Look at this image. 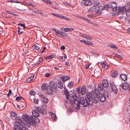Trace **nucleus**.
<instances>
[{
    "label": "nucleus",
    "instance_id": "obj_1",
    "mask_svg": "<svg viewBox=\"0 0 130 130\" xmlns=\"http://www.w3.org/2000/svg\"><path fill=\"white\" fill-rule=\"evenodd\" d=\"M94 90H92L87 95L86 97H81L80 99V104L83 105L85 107L89 105H94L93 103H97L99 102L97 96L100 92L102 91L104 89V86L102 83L99 84L96 86H94Z\"/></svg>",
    "mask_w": 130,
    "mask_h": 130
},
{
    "label": "nucleus",
    "instance_id": "obj_2",
    "mask_svg": "<svg viewBox=\"0 0 130 130\" xmlns=\"http://www.w3.org/2000/svg\"><path fill=\"white\" fill-rule=\"evenodd\" d=\"M64 88L65 89V94L66 95V97L67 98L69 99V100L68 101L70 102L71 105L75 106L76 109H79L80 108V101H79L78 100L79 99L78 96L74 93H72L69 94L66 87H64Z\"/></svg>",
    "mask_w": 130,
    "mask_h": 130
},
{
    "label": "nucleus",
    "instance_id": "obj_3",
    "mask_svg": "<svg viewBox=\"0 0 130 130\" xmlns=\"http://www.w3.org/2000/svg\"><path fill=\"white\" fill-rule=\"evenodd\" d=\"M23 120L19 118H17L13 127L14 130H28L27 128L23 125Z\"/></svg>",
    "mask_w": 130,
    "mask_h": 130
},
{
    "label": "nucleus",
    "instance_id": "obj_4",
    "mask_svg": "<svg viewBox=\"0 0 130 130\" xmlns=\"http://www.w3.org/2000/svg\"><path fill=\"white\" fill-rule=\"evenodd\" d=\"M96 97L101 102H104L109 97V95L105 91L103 93L99 92L97 94Z\"/></svg>",
    "mask_w": 130,
    "mask_h": 130
},
{
    "label": "nucleus",
    "instance_id": "obj_5",
    "mask_svg": "<svg viewBox=\"0 0 130 130\" xmlns=\"http://www.w3.org/2000/svg\"><path fill=\"white\" fill-rule=\"evenodd\" d=\"M37 110H35L32 111V115L34 117H38L39 116L40 114L39 111L42 114H45L47 113L46 110L44 109H42L37 107Z\"/></svg>",
    "mask_w": 130,
    "mask_h": 130
},
{
    "label": "nucleus",
    "instance_id": "obj_6",
    "mask_svg": "<svg viewBox=\"0 0 130 130\" xmlns=\"http://www.w3.org/2000/svg\"><path fill=\"white\" fill-rule=\"evenodd\" d=\"M116 7H115L112 8V10L113 11L118 10L117 14H123L126 13V12L127 11V9H126L124 6L121 7H118L116 6ZM127 15V13H126Z\"/></svg>",
    "mask_w": 130,
    "mask_h": 130
},
{
    "label": "nucleus",
    "instance_id": "obj_7",
    "mask_svg": "<svg viewBox=\"0 0 130 130\" xmlns=\"http://www.w3.org/2000/svg\"><path fill=\"white\" fill-rule=\"evenodd\" d=\"M40 122L39 119L36 117L34 118H33V119L31 118L30 120L28 121V126H27V127H30L31 125H33L35 124L39 123Z\"/></svg>",
    "mask_w": 130,
    "mask_h": 130
},
{
    "label": "nucleus",
    "instance_id": "obj_8",
    "mask_svg": "<svg viewBox=\"0 0 130 130\" xmlns=\"http://www.w3.org/2000/svg\"><path fill=\"white\" fill-rule=\"evenodd\" d=\"M77 92L80 94L83 95L86 92V88L85 86H83L82 88L80 87H78L76 89Z\"/></svg>",
    "mask_w": 130,
    "mask_h": 130
},
{
    "label": "nucleus",
    "instance_id": "obj_9",
    "mask_svg": "<svg viewBox=\"0 0 130 130\" xmlns=\"http://www.w3.org/2000/svg\"><path fill=\"white\" fill-rule=\"evenodd\" d=\"M22 117L24 120L26 121L25 124L26 125V126L27 127V126H28V121L29 120H30L31 117L27 115H23L22 116Z\"/></svg>",
    "mask_w": 130,
    "mask_h": 130
},
{
    "label": "nucleus",
    "instance_id": "obj_10",
    "mask_svg": "<svg viewBox=\"0 0 130 130\" xmlns=\"http://www.w3.org/2000/svg\"><path fill=\"white\" fill-rule=\"evenodd\" d=\"M92 3V2L89 0H86V1H82L81 3V5H85L86 6H89L91 5Z\"/></svg>",
    "mask_w": 130,
    "mask_h": 130
},
{
    "label": "nucleus",
    "instance_id": "obj_11",
    "mask_svg": "<svg viewBox=\"0 0 130 130\" xmlns=\"http://www.w3.org/2000/svg\"><path fill=\"white\" fill-rule=\"evenodd\" d=\"M53 89L49 85H48L47 88L46 89V93H48L49 95H52L54 91Z\"/></svg>",
    "mask_w": 130,
    "mask_h": 130
},
{
    "label": "nucleus",
    "instance_id": "obj_12",
    "mask_svg": "<svg viewBox=\"0 0 130 130\" xmlns=\"http://www.w3.org/2000/svg\"><path fill=\"white\" fill-rule=\"evenodd\" d=\"M103 7L102 6H101L99 7L95 8L96 13L100 14L101 12L103 10Z\"/></svg>",
    "mask_w": 130,
    "mask_h": 130
},
{
    "label": "nucleus",
    "instance_id": "obj_13",
    "mask_svg": "<svg viewBox=\"0 0 130 130\" xmlns=\"http://www.w3.org/2000/svg\"><path fill=\"white\" fill-rule=\"evenodd\" d=\"M110 86L111 89L112 91L114 93L116 94L118 91V89L112 83L110 84Z\"/></svg>",
    "mask_w": 130,
    "mask_h": 130
},
{
    "label": "nucleus",
    "instance_id": "obj_14",
    "mask_svg": "<svg viewBox=\"0 0 130 130\" xmlns=\"http://www.w3.org/2000/svg\"><path fill=\"white\" fill-rule=\"evenodd\" d=\"M120 86L124 90L128 88L129 84L126 82H125L120 85Z\"/></svg>",
    "mask_w": 130,
    "mask_h": 130
},
{
    "label": "nucleus",
    "instance_id": "obj_15",
    "mask_svg": "<svg viewBox=\"0 0 130 130\" xmlns=\"http://www.w3.org/2000/svg\"><path fill=\"white\" fill-rule=\"evenodd\" d=\"M50 84L52 88L55 89L56 87L57 84L53 81L51 80L50 82Z\"/></svg>",
    "mask_w": 130,
    "mask_h": 130
},
{
    "label": "nucleus",
    "instance_id": "obj_16",
    "mask_svg": "<svg viewBox=\"0 0 130 130\" xmlns=\"http://www.w3.org/2000/svg\"><path fill=\"white\" fill-rule=\"evenodd\" d=\"M95 7H93L89 8L88 10V13H94V12H96V10H95Z\"/></svg>",
    "mask_w": 130,
    "mask_h": 130
},
{
    "label": "nucleus",
    "instance_id": "obj_17",
    "mask_svg": "<svg viewBox=\"0 0 130 130\" xmlns=\"http://www.w3.org/2000/svg\"><path fill=\"white\" fill-rule=\"evenodd\" d=\"M102 84L104 88H106L108 87V83L107 80L106 79L103 80L102 81Z\"/></svg>",
    "mask_w": 130,
    "mask_h": 130
},
{
    "label": "nucleus",
    "instance_id": "obj_18",
    "mask_svg": "<svg viewBox=\"0 0 130 130\" xmlns=\"http://www.w3.org/2000/svg\"><path fill=\"white\" fill-rule=\"evenodd\" d=\"M118 74V72L115 70L111 72V75L112 77H115L117 76Z\"/></svg>",
    "mask_w": 130,
    "mask_h": 130
},
{
    "label": "nucleus",
    "instance_id": "obj_19",
    "mask_svg": "<svg viewBox=\"0 0 130 130\" xmlns=\"http://www.w3.org/2000/svg\"><path fill=\"white\" fill-rule=\"evenodd\" d=\"M70 79V77L68 76H63L61 78V80L63 82H66L68 80H69Z\"/></svg>",
    "mask_w": 130,
    "mask_h": 130
},
{
    "label": "nucleus",
    "instance_id": "obj_20",
    "mask_svg": "<svg viewBox=\"0 0 130 130\" xmlns=\"http://www.w3.org/2000/svg\"><path fill=\"white\" fill-rule=\"evenodd\" d=\"M120 77L124 81H125L127 80V76L126 75L124 74H122L120 75Z\"/></svg>",
    "mask_w": 130,
    "mask_h": 130
},
{
    "label": "nucleus",
    "instance_id": "obj_21",
    "mask_svg": "<svg viewBox=\"0 0 130 130\" xmlns=\"http://www.w3.org/2000/svg\"><path fill=\"white\" fill-rule=\"evenodd\" d=\"M10 115L11 116L12 118L13 119H15V120H16V118H18V117H16L17 116L16 113L12 111L11 112Z\"/></svg>",
    "mask_w": 130,
    "mask_h": 130
},
{
    "label": "nucleus",
    "instance_id": "obj_22",
    "mask_svg": "<svg viewBox=\"0 0 130 130\" xmlns=\"http://www.w3.org/2000/svg\"><path fill=\"white\" fill-rule=\"evenodd\" d=\"M51 114L52 117V120L53 121L56 120L57 119V117H56V115L55 114V113L52 112H51Z\"/></svg>",
    "mask_w": 130,
    "mask_h": 130
},
{
    "label": "nucleus",
    "instance_id": "obj_23",
    "mask_svg": "<svg viewBox=\"0 0 130 130\" xmlns=\"http://www.w3.org/2000/svg\"><path fill=\"white\" fill-rule=\"evenodd\" d=\"M57 86L60 88L62 89L63 88V84L60 81H59L57 84Z\"/></svg>",
    "mask_w": 130,
    "mask_h": 130
},
{
    "label": "nucleus",
    "instance_id": "obj_24",
    "mask_svg": "<svg viewBox=\"0 0 130 130\" xmlns=\"http://www.w3.org/2000/svg\"><path fill=\"white\" fill-rule=\"evenodd\" d=\"M47 84L45 83L43 84L41 86L43 90H46L47 88Z\"/></svg>",
    "mask_w": 130,
    "mask_h": 130
},
{
    "label": "nucleus",
    "instance_id": "obj_25",
    "mask_svg": "<svg viewBox=\"0 0 130 130\" xmlns=\"http://www.w3.org/2000/svg\"><path fill=\"white\" fill-rule=\"evenodd\" d=\"M43 60V59L42 57H40L39 58V60H38L37 62H36L34 64V65L35 66H36L37 65L39 64L40 63L41 61H42Z\"/></svg>",
    "mask_w": 130,
    "mask_h": 130
},
{
    "label": "nucleus",
    "instance_id": "obj_26",
    "mask_svg": "<svg viewBox=\"0 0 130 130\" xmlns=\"http://www.w3.org/2000/svg\"><path fill=\"white\" fill-rule=\"evenodd\" d=\"M74 29L72 28H66L65 29V32L70 31L73 30Z\"/></svg>",
    "mask_w": 130,
    "mask_h": 130
},
{
    "label": "nucleus",
    "instance_id": "obj_27",
    "mask_svg": "<svg viewBox=\"0 0 130 130\" xmlns=\"http://www.w3.org/2000/svg\"><path fill=\"white\" fill-rule=\"evenodd\" d=\"M34 76L32 75L31 76V77L28 78L27 79V82H30L31 80H32L34 78Z\"/></svg>",
    "mask_w": 130,
    "mask_h": 130
},
{
    "label": "nucleus",
    "instance_id": "obj_28",
    "mask_svg": "<svg viewBox=\"0 0 130 130\" xmlns=\"http://www.w3.org/2000/svg\"><path fill=\"white\" fill-rule=\"evenodd\" d=\"M110 7L111 8H113L116 7V4L115 2H112L110 5Z\"/></svg>",
    "mask_w": 130,
    "mask_h": 130
},
{
    "label": "nucleus",
    "instance_id": "obj_29",
    "mask_svg": "<svg viewBox=\"0 0 130 130\" xmlns=\"http://www.w3.org/2000/svg\"><path fill=\"white\" fill-rule=\"evenodd\" d=\"M103 7V10H107L109 8V6L108 5H105L103 6H102Z\"/></svg>",
    "mask_w": 130,
    "mask_h": 130
},
{
    "label": "nucleus",
    "instance_id": "obj_30",
    "mask_svg": "<svg viewBox=\"0 0 130 130\" xmlns=\"http://www.w3.org/2000/svg\"><path fill=\"white\" fill-rule=\"evenodd\" d=\"M73 85L74 83L72 82H70L68 85V86L70 88H71L73 87Z\"/></svg>",
    "mask_w": 130,
    "mask_h": 130
},
{
    "label": "nucleus",
    "instance_id": "obj_31",
    "mask_svg": "<svg viewBox=\"0 0 130 130\" xmlns=\"http://www.w3.org/2000/svg\"><path fill=\"white\" fill-rule=\"evenodd\" d=\"M54 55H49L45 57V58L46 59H51L52 58L54 57Z\"/></svg>",
    "mask_w": 130,
    "mask_h": 130
},
{
    "label": "nucleus",
    "instance_id": "obj_32",
    "mask_svg": "<svg viewBox=\"0 0 130 130\" xmlns=\"http://www.w3.org/2000/svg\"><path fill=\"white\" fill-rule=\"evenodd\" d=\"M109 47L112 48H115V50L118 49L117 47L116 46L113 45V44H110L109 45Z\"/></svg>",
    "mask_w": 130,
    "mask_h": 130
},
{
    "label": "nucleus",
    "instance_id": "obj_33",
    "mask_svg": "<svg viewBox=\"0 0 130 130\" xmlns=\"http://www.w3.org/2000/svg\"><path fill=\"white\" fill-rule=\"evenodd\" d=\"M43 1L45 3L50 5H53V3L50 1L49 0H43Z\"/></svg>",
    "mask_w": 130,
    "mask_h": 130
},
{
    "label": "nucleus",
    "instance_id": "obj_34",
    "mask_svg": "<svg viewBox=\"0 0 130 130\" xmlns=\"http://www.w3.org/2000/svg\"><path fill=\"white\" fill-rule=\"evenodd\" d=\"M39 95L40 98L42 99H44L46 97L41 92H40L39 93Z\"/></svg>",
    "mask_w": 130,
    "mask_h": 130
},
{
    "label": "nucleus",
    "instance_id": "obj_35",
    "mask_svg": "<svg viewBox=\"0 0 130 130\" xmlns=\"http://www.w3.org/2000/svg\"><path fill=\"white\" fill-rule=\"evenodd\" d=\"M94 4V6L95 7L97 6L98 5H99L100 4V3L99 1H97L96 2H95Z\"/></svg>",
    "mask_w": 130,
    "mask_h": 130
},
{
    "label": "nucleus",
    "instance_id": "obj_36",
    "mask_svg": "<svg viewBox=\"0 0 130 130\" xmlns=\"http://www.w3.org/2000/svg\"><path fill=\"white\" fill-rule=\"evenodd\" d=\"M59 32L60 33H59V34L63 36H66L67 35V34L66 33L64 32H63L61 31H60Z\"/></svg>",
    "mask_w": 130,
    "mask_h": 130
},
{
    "label": "nucleus",
    "instance_id": "obj_37",
    "mask_svg": "<svg viewBox=\"0 0 130 130\" xmlns=\"http://www.w3.org/2000/svg\"><path fill=\"white\" fill-rule=\"evenodd\" d=\"M39 101V100L37 98H34V102L36 104H38Z\"/></svg>",
    "mask_w": 130,
    "mask_h": 130
},
{
    "label": "nucleus",
    "instance_id": "obj_38",
    "mask_svg": "<svg viewBox=\"0 0 130 130\" xmlns=\"http://www.w3.org/2000/svg\"><path fill=\"white\" fill-rule=\"evenodd\" d=\"M19 30L18 31V32L19 34H20L22 33L23 32V30L22 29L20 28L19 27H18Z\"/></svg>",
    "mask_w": 130,
    "mask_h": 130
},
{
    "label": "nucleus",
    "instance_id": "obj_39",
    "mask_svg": "<svg viewBox=\"0 0 130 130\" xmlns=\"http://www.w3.org/2000/svg\"><path fill=\"white\" fill-rule=\"evenodd\" d=\"M86 44H87L88 45H92L93 44V43L91 42L87 41Z\"/></svg>",
    "mask_w": 130,
    "mask_h": 130
},
{
    "label": "nucleus",
    "instance_id": "obj_40",
    "mask_svg": "<svg viewBox=\"0 0 130 130\" xmlns=\"http://www.w3.org/2000/svg\"><path fill=\"white\" fill-rule=\"evenodd\" d=\"M44 102L45 103H47L48 102V100L47 98L46 97L44 99H43Z\"/></svg>",
    "mask_w": 130,
    "mask_h": 130
},
{
    "label": "nucleus",
    "instance_id": "obj_41",
    "mask_svg": "<svg viewBox=\"0 0 130 130\" xmlns=\"http://www.w3.org/2000/svg\"><path fill=\"white\" fill-rule=\"evenodd\" d=\"M33 47H34V49L38 50H39L40 49L39 47L37 46L36 44L34 45L33 46Z\"/></svg>",
    "mask_w": 130,
    "mask_h": 130
},
{
    "label": "nucleus",
    "instance_id": "obj_42",
    "mask_svg": "<svg viewBox=\"0 0 130 130\" xmlns=\"http://www.w3.org/2000/svg\"><path fill=\"white\" fill-rule=\"evenodd\" d=\"M18 25H21L24 28H26V27L25 24L19 23L18 24Z\"/></svg>",
    "mask_w": 130,
    "mask_h": 130
},
{
    "label": "nucleus",
    "instance_id": "obj_43",
    "mask_svg": "<svg viewBox=\"0 0 130 130\" xmlns=\"http://www.w3.org/2000/svg\"><path fill=\"white\" fill-rule=\"evenodd\" d=\"M82 18L83 20L87 21L88 22H90V20H89L88 19L84 17H82Z\"/></svg>",
    "mask_w": 130,
    "mask_h": 130
},
{
    "label": "nucleus",
    "instance_id": "obj_44",
    "mask_svg": "<svg viewBox=\"0 0 130 130\" xmlns=\"http://www.w3.org/2000/svg\"><path fill=\"white\" fill-rule=\"evenodd\" d=\"M105 69H108L109 68V64H105Z\"/></svg>",
    "mask_w": 130,
    "mask_h": 130
},
{
    "label": "nucleus",
    "instance_id": "obj_45",
    "mask_svg": "<svg viewBox=\"0 0 130 130\" xmlns=\"http://www.w3.org/2000/svg\"><path fill=\"white\" fill-rule=\"evenodd\" d=\"M53 30L55 31V32L59 34L60 33L59 31V30L57 31L56 29L54 28H52Z\"/></svg>",
    "mask_w": 130,
    "mask_h": 130
},
{
    "label": "nucleus",
    "instance_id": "obj_46",
    "mask_svg": "<svg viewBox=\"0 0 130 130\" xmlns=\"http://www.w3.org/2000/svg\"><path fill=\"white\" fill-rule=\"evenodd\" d=\"M62 3L63 4L66 5H67V6H70V3H67V2H62Z\"/></svg>",
    "mask_w": 130,
    "mask_h": 130
},
{
    "label": "nucleus",
    "instance_id": "obj_47",
    "mask_svg": "<svg viewBox=\"0 0 130 130\" xmlns=\"http://www.w3.org/2000/svg\"><path fill=\"white\" fill-rule=\"evenodd\" d=\"M30 93L31 94L35 95V92L33 90H31L30 92Z\"/></svg>",
    "mask_w": 130,
    "mask_h": 130
},
{
    "label": "nucleus",
    "instance_id": "obj_48",
    "mask_svg": "<svg viewBox=\"0 0 130 130\" xmlns=\"http://www.w3.org/2000/svg\"><path fill=\"white\" fill-rule=\"evenodd\" d=\"M84 37L85 38V37L86 39H89L90 40H91L92 39V38L91 37H89V36H85Z\"/></svg>",
    "mask_w": 130,
    "mask_h": 130
},
{
    "label": "nucleus",
    "instance_id": "obj_49",
    "mask_svg": "<svg viewBox=\"0 0 130 130\" xmlns=\"http://www.w3.org/2000/svg\"><path fill=\"white\" fill-rule=\"evenodd\" d=\"M37 12H38V13L40 14L42 16L44 15V14L41 11H37Z\"/></svg>",
    "mask_w": 130,
    "mask_h": 130
},
{
    "label": "nucleus",
    "instance_id": "obj_50",
    "mask_svg": "<svg viewBox=\"0 0 130 130\" xmlns=\"http://www.w3.org/2000/svg\"><path fill=\"white\" fill-rule=\"evenodd\" d=\"M51 75V74L50 73H47L45 74V76L46 77H48Z\"/></svg>",
    "mask_w": 130,
    "mask_h": 130
},
{
    "label": "nucleus",
    "instance_id": "obj_51",
    "mask_svg": "<svg viewBox=\"0 0 130 130\" xmlns=\"http://www.w3.org/2000/svg\"><path fill=\"white\" fill-rule=\"evenodd\" d=\"M64 19L66 20H70V19L69 18H68L65 16H64Z\"/></svg>",
    "mask_w": 130,
    "mask_h": 130
},
{
    "label": "nucleus",
    "instance_id": "obj_52",
    "mask_svg": "<svg viewBox=\"0 0 130 130\" xmlns=\"http://www.w3.org/2000/svg\"><path fill=\"white\" fill-rule=\"evenodd\" d=\"M52 14L53 15H54V16L56 17H58V14H56L52 13Z\"/></svg>",
    "mask_w": 130,
    "mask_h": 130
},
{
    "label": "nucleus",
    "instance_id": "obj_53",
    "mask_svg": "<svg viewBox=\"0 0 130 130\" xmlns=\"http://www.w3.org/2000/svg\"><path fill=\"white\" fill-rule=\"evenodd\" d=\"M21 99L20 97L19 96H18L15 99L17 101H19Z\"/></svg>",
    "mask_w": 130,
    "mask_h": 130
},
{
    "label": "nucleus",
    "instance_id": "obj_54",
    "mask_svg": "<svg viewBox=\"0 0 130 130\" xmlns=\"http://www.w3.org/2000/svg\"><path fill=\"white\" fill-rule=\"evenodd\" d=\"M18 107H19L20 108V106L21 107L23 108H24V106H22L21 105H18L17 106Z\"/></svg>",
    "mask_w": 130,
    "mask_h": 130
},
{
    "label": "nucleus",
    "instance_id": "obj_55",
    "mask_svg": "<svg viewBox=\"0 0 130 130\" xmlns=\"http://www.w3.org/2000/svg\"><path fill=\"white\" fill-rule=\"evenodd\" d=\"M116 56L117 57H119L120 58H122V57L121 56L118 54H116Z\"/></svg>",
    "mask_w": 130,
    "mask_h": 130
},
{
    "label": "nucleus",
    "instance_id": "obj_56",
    "mask_svg": "<svg viewBox=\"0 0 130 130\" xmlns=\"http://www.w3.org/2000/svg\"><path fill=\"white\" fill-rule=\"evenodd\" d=\"M60 49L62 50H64L65 49V47L64 46H62L61 47Z\"/></svg>",
    "mask_w": 130,
    "mask_h": 130
},
{
    "label": "nucleus",
    "instance_id": "obj_57",
    "mask_svg": "<svg viewBox=\"0 0 130 130\" xmlns=\"http://www.w3.org/2000/svg\"><path fill=\"white\" fill-rule=\"evenodd\" d=\"M81 41L83 43H84L85 44L86 43V41L85 40H81Z\"/></svg>",
    "mask_w": 130,
    "mask_h": 130
},
{
    "label": "nucleus",
    "instance_id": "obj_58",
    "mask_svg": "<svg viewBox=\"0 0 130 130\" xmlns=\"http://www.w3.org/2000/svg\"><path fill=\"white\" fill-rule=\"evenodd\" d=\"M127 32L129 34H130V28H129L127 30Z\"/></svg>",
    "mask_w": 130,
    "mask_h": 130
},
{
    "label": "nucleus",
    "instance_id": "obj_59",
    "mask_svg": "<svg viewBox=\"0 0 130 130\" xmlns=\"http://www.w3.org/2000/svg\"><path fill=\"white\" fill-rule=\"evenodd\" d=\"M89 67V65L87 64L85 68L86 69H88Z\"/></svg>",
    "mask_w": 130,
    "mask_h": 130
},
{
    "label": "nucleus",
    "instance_id": "obj_60",
    "mask_svg": "<svg viewBox=\"0 0 130 130\" xmlns=\"http://www.w3.org/2000/svg\"><path fill=\"white\" fill-rule=\"evenodd\" d=\"M65 28H64L63 27H62L61 28V29L63 31H65Z\"/></svg>",
    "mask_w": 130,
    "mask_h": 130
},
{
    "label": "nucleus",
    "instance_id": "obj_61",
    "mask_svg": "<svg viewBox=\"0 0 130 130\" xmlns=\"http://www.w3.org/2000/svg\"><path fill=\"white\" fill-rule=\"evenodd\" d=\"M54 68L55 69H56V70H59V69L57 68V67H54Z\"/></svg>",
    "mask_w": 130,
    "mask_h": 130
},
{
    "label": "nucleus",
    "instance_id": "obj_62",
    "mask_svg": "<svg viewBox=\"0 0 130 130\" xmlns=\"http://www.w3.org/2000/svg\"><path fill=\"white\" fill-rule=\"evenodd\" d=\"M69 62H66V65L67 66L69 65Z\"/></svg>",
    "mask_w": 130,
    "mask_h": 130
},
{
    "label": "nucleus",
    "instance_id": "obj_63",
    "mask_svg": "<svg viewBox=\"0 0 130 130\" xmlns=\"http://www.w3.org/2000/svg\"><path fill=\"white\" fill-rule=\"evenodd\" d=\"M12 92V91L10 89H9V94H10Z\"/></svg>",
    "mask_w": 130,
    "mask_h": 130
},
{
    "label": "nucleus",
    "instance_id": "obj_64",
    "mask_svg": "<svg viewBox=\"0 0 130 130\" xmlns=\"http://www.w3.org/2000/svg\"><path fill=\"white\" fill-rule=\"evenodd\" d=\"M105 64H102V66L103 67H104L105 69Z\"/></svg>",
    "mask_w": 130,
    "mask_h": 130
}]
</instances>
